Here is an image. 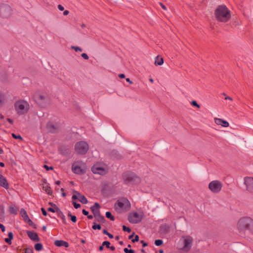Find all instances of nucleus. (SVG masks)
I'll use <instances>...</instances> for the list:
<instances>
[{
	"label": "nucleus",
	"instance_id": "ddd939ff",
	"mask_svg": "<svg viewBox=\"0 0 253 253\" xmlns=\"http://www.w3.org/2000/svg\"><path fill=\"white\" fill-rule=\"evenodd\" d=\"M35 100L40 105H42L44 103L46 97L45 95L41 93H36L34 96Z\"/></svg>",
	"mask_w": 253,
	"mask_h": 253
},
{
	"label": "nucleus",
	"instance_id": "aec40b11",
	"mask_svg": "<svg viewBox=\"0 0 253 253\" xmlns=\"http://www.w3.org/2000/svg\"><path fill=\"white\" fill-rule=\"evenodd\" d=\"M126 205L128 207H130V204L128 200H124L123 202H118L117 203V206L120 208H125V206Z\"/></svg>",
	"mask_w": 253,
	"mask_h": 253
},
{
	"label": "nucleus",
	"instance_id": "79ce46f5",
	"mask_svg": "<svg viewBox=\"0 0 253 253\" xmlns=\"http://www.w3.org/2000/svg\"><path fill=\"white\" fill-rule=\"evenodd\" d=\"M43 168H45L47 170H48L49 169H53V168L52 167H48L47 165H44Z\"/></svg>",
	"mask_w": 253,
	"mask_h": 253
},
{
	"label": "nucleus",
	"instance_id": "a19ab883",
	"mask_svg": "<svg viewBox=\"0 0 253 253\" xmlns=\"http://www.w3.org/2000/svg\"><path fill=\"white\" fill-rule=\"evenodd\" d=\"M4 241L6 243L8 244L9 245L11 244V240L9 239L8 238H5L4 239Z\"/></svg>",
	"mask_w": 253,
	"mask_h": 253
},
{
	"label": "nucleus",
	"instance_id": "4be33fe9",
	"mask_svg": "<svg viewBox=\"0 0 253 253\" xmlns=\"http://www.w3.org/2000/svg\"><path fill=\"white\" fill-rule=\"evenodd\" d=\"M42 188L48 195H51L52 194V190L51 188L46 184L45 185L43 184Z\"/></svg>",
	"mask_w": 253,
	"mask_h": 253
},
{
	"label": "nucleus",
	"instance_id": "5701e85b",
	"mask_svg": "<svg viewBox=\"0 0 253 253\" xmlns=\"http://www.w3.org/2000/svg\"><path fill=\"white\" fill-rule=\"evenodd\" d=\"M9 212L13 214H16L17 213L18 209L15 206H10L9 208Z\"/></svg>",
	"mask_w": 253,
	"mask_h": 253
},
{
	"label": "nucleus",
	"instance_id": "a211bd4d",
	"mask_svg": "<svg viewBox=\"0 0 253 253\" xmlns=\"http://www.w3.org/2000/svg\"><path fill=\"white\" fill-rule=\"evenodd\" d=\"M73 193L77 194L78 195V200L83 204H86L87 203V200L84 195L81 194L75 190L73 191Z\"/></svg>",
	"mask_w": 253,
	"mask_h": 253
},
{
	"label": "nucleus",
	"instance_id": "13d9d810",
	"mask_svg": "<svg viewBox=\"0 0 253 253\" xmlns=\"http://www.w3.org/2000/svg\"><path fill=\"white\" fill-rule=\"evenodd\" d=\"M69 12L68 10H65L63 12L64 15H67L69 14Z\"/></svg>",
	"mask_w": 253,
	"mask_h": 253
},
{
	"label": "nucleus",
	"instance_id": "f03ea898",
	"mask_svg": "<svg viewBox=\"0 0 253 253\" xmlns=\"http://www.w3.org/2000/svg\"><path fill=\"white\" fill-rule=\"evenodd\" d=\"M238 228L241 233H253V220L248 217L240 219L238 223Z\"/></svg>",
	"mask_w": 253,
	"mask_h": 253
},
{
	"label": "nucleus",
	"instance_id": "c85d7f7f",
	"mask_svg": "<svg viewBox=\"0 0 253 253\" xmlns=\"http://www.w3.org/2000/svg\"><path fill=\"white\" fill-rule=\"evenodd\" d=\"M163 241L162 240H156L155 241V244L157 246H160L163 244Z\"/></svg>",
	"mask_w": 253,
	"mask_h": 253
},
{
	"label": "nucleus",
	"instance_id": "3c124183",
	"mask_svg": "<svg viewBox=\"0 0 253 253\" xmlns=\"http://www.w3.org/2000/svg\"><path fill=\"white\" fill-rule=\"evenodd\" d=\"M82 212L85 215H88V212L85 210H83Z\"/></svg>",
	"mask_w": 253,
	"mask_h": 253
},
{
	"label": "nucleus",
	"instance_id": "0e129e2a",
	"mask_svg": "<svg viewBox=\"0 0 253 253\" xmlns=\"http://www.w3.org/2000/svg\"><path fill=\"white\" fill-rule=\"evenodd\" d=\"M107 235H108V237L111 239L113 238V235L109 233H108V234Z\"/></svg>",
	"mask_w": 253,
	"mask_h": 253
},
{
	"label": "nucleus",
	"instance_id": "864d4df0",
	"mask_svg": "<svg viewBox=\"0 0 253 253\" xmlns=\"http://www.w3.org/2000/svg\"><path fill=\"white\" fill-rule=\"evenodd\" d=\"M0 228L1 229L2 232H4L5 231V227H4V225H3L2 224H1L0 226Z\"/></svg>",
	"mask_w": 253,
	"mask_h": 253
},
{
	"label": "nucleus",
	"instance_id": "8fccbe9b",
	"mask_svg": "<svg viewBox=\"0 0 253 253\" xmlns=\"http://www.w3.org/2000/svg\"><path fill=\"white\" fill-rule=\"evenodd\" d=\"M47 211H50V212H55V210L53 208H48Z\"/></svg>",
	"mask_w": 253,
	"mask_h": 253
},
{
	"label": "nucleus",
	"instance_id": "37998d69",
	"mask_svg": "<svg viewBox=\"0 0 253 253\" xmlns=\"http://www.w3.org/2000/svg\"><path fill=\"white\" fill-rule=\"evenodd\" d=\"M8 238L10 240L13 239V233L12 232H9L8 234Z\"/></svg>",
	"mask_w": 253,
	"mask_h": 253
},
{
	"label": "nucleus",
	"instance_id": "f257e3e1",
	"mask_svg": "<svg viewBox=\"0 0 253 253\" xmlns=\"http://www.w3.org/2000/svg\"><path fill=\"white\" fill-rule=\"evenodd\" d=\"M216 20L220 23H226L231 19V11L224 4L218 5L214 12Z\"/></svg>",
	"mask_w": 253,
	"mask_h": 253
},
{
	"label": "nucleus",
	"instance_id": "5fc2aeb1",
	"mask_svg": "<svg viewBox=\"0 0 253 253\" xmlns=\"http://www.w3.org/2000/svg\"><path fill=\"white\" fill-rule=\"evenodd\" d=\"M160 5L164 10H167L166 6L165 5H164L162 3H160Z\"/></svg>",
	"mask_w": 253,
	"mask_h": 253
},
{
	"label": "nucleus",
	"instance_id": "49530a36",
	"mask_svg": "<svg viewBox=\"0 0 253 253\" xmlns=\"http://www.w3.org/2000/svg\"><path fill=\"white\" fill-rule=\"evenodd\" d=\"M167 227L166 226H162L161 227V231H162L163 229L166 230V233L169 230H167Z\"/></svg>",
	"mask_w": 253,
	"mask_h": 253
},
{
	"label": "nucleus",
	"instance_id": "338daca9",
	"mask_svg": "<svg viewBox=\"0 0 253 253\" xmlns=\"http://www.w3.org/2000/svg\"><path fill=\"white\" fill-rule=\"evenodd\" d=\"M225 99L226 100H232V99L230 97H225Z\"/></svg>",
	"mask_w": 253,
	"mask_h": 253
},
{
	"label": "nucleus",
	"instance_id": "c9c22d12",
	"mask_svg": "<svg viewBox=\"0 0 253 253\" xmlns=\"http://www.w3.org/2000/svg\"><path fill=\"white\" fill-rule=\"evenodd\" d=\"M73 204L76 209H78L81 207V205L80 204L76 203L75 202H73Z\"/></svg>",
	"mask_w": 253,
	"mask_h": 253
},
{
	"label": "nucleus",
	"instance_id": "a18cd8bd",
	"mask_svg": "<svg viewBox=\"0 0 253 253\" xmlns=\"http://www.w3.org/2000/svg\"><path fill=\"white\" fill-rule=\"evenodd\" d=\"M41 211H42V214H43L44 216L47 215V212H46V211L44 210V208H42L41 209Z\"/></svg>",
	"mask_w": 253,
	"mask_h": 253
},
{
	"label": "nucleus",
	"instance_id": "c03bdc74",
	"mask_svg": "<svg viewBox=\"0 0 253 253\" xmlns=\"http://www.w3.org/2000/svg\"><path fill=\"white\" fill-rule=\"evenodd\" d=\"M72 199L73 200L78 199V196L77 194L74 193V194L72 196Z\"/></svg>",
	"mask_w": 253,
	"mask_h": 253
},
{
	"label": "nucleus",
	"instance_id": "ea45409f",
	"mask_svg": "<svg viewBox=\"0 0 253 253\" xmlns=\"http://www.w3.org/2000/svg\"><path fill=\"white\" fill-rule=\"evenodd\" d=\"M81 55H82V57L83 58H84V59H86V60L88 59V56L86 53H82Z\"/></svg>",
	"mask_w": 253,
	"mask_h": 253
},
{
	"label": "nucleus",
	"instance_id": "473e14b6",
	"mask_svg": "<svg viewBox=\"0 0 253 253\" xmlns=\"http://www.w3.org/2000/svg\"><path fill=\"white\" fill-rule=\"evenodd\" d=\"M71 48L72 49H74L76 51H82V49L80 47H78V46H72Z\"/></svg>",
	"mask_w": 253,
	"mask_h": 253
},
{
	"label": "nucleus",
	"instance_id": "4c0bfd02",
	"mask_svg": "<svg viewBox=\"0 0 253 253\" xmlns=\"http://www.w3.org/2000/svg\"><path fill=\"white\" fill-rule=\"evenodd\" d=\"M93 207H94L95 210H98L100 208L99 204L97 203H95Z\"/></svg>",
	"mask_w": 253,
	"mask_h": 253
},
{
	"label": "nucleus",
	"instance_id": "c756f323",
	"mask_svg": "<svg viewBox=\"0 0 253 253\" xmlns=\"http://www.w3.org/2000/svg\"><path fill=\"white\" fill-rule=\"evenodd\" d=\"M110 243L109 241H104L102 243V246H105L108 249L110 248Z\"/></svg>",
	"mask_w": 253,
	"mask_h": 253
},
{
	"label": "nucleus",
	"instance_id": "4d7b16f0",
	"mask_svg": "<svg viewBox=\"0 0 253 253\" xmlns=\"http://www.w3.org/2000/svg\"><path fill=\"white\" fill-rule=\"evenodd\" d=\"M0 211L2 212V214H4V208L2 206H0Z\"/></svg>",
	"mask_w": 253,
	"mask_h": 253
},
{
	"label": "nucleus",
	"instance_id": "bf43d9fd",
	"mask_svg": "<svg viewBox=\"0 0 253 253\" xmlns=\"http://www.w3.org/2000/svg\"><path fill=\"white\" fill-rule=\"evenodd\" d=\"M109 249H110L112 251H114L115 250V247L114 246H111V247L110 246V248Z\"/></svg>",
	"mask_w": 253,
	"mask_h": 253
},
{
	"label": "nucleus",
	"instance_id": "9b49d317",
	"mask_svg": "<svg viewBox=\"0 0 253 253\" xmlns=\"http://www.w3.org/2000/svg\"><path fill=\"white\" fill-rule=\"evenodd\" d=\"M20 212L21 213V215L23 218L24 220L28 223L29 225L32 226L34 228H36V225L33 223L32 221L29 218L28 214L26 211L23 209H21Z\"/></svg>",
	"mask_w": 253,
	"mask_h": 253
},
{
	"label": "nucleus",
	"instance_id": "2eb2a0df",
	"mask_svg": "<svg viewBox=\"0 0 253 253\" xmlns=\"http://www.w3.org/2000/svg\"><path fill=\"white\" fill-rule=\"evenodd\" d=\"M27 234L29 238H30V239L32 240V241L36 242L40 241V239L37 233L33 231H27Z\"/></svg>",
	"mask_w": 253,
	"mask_h": 253
},
{
	"label": "nucleus",
	"instance_id": "de8ad7c7",
	"mask_svg": "<svg viewBox=\"0 0 253 253\" xmlns=\"http://www.w3.org/2000/svg\"><path fill=\"white\" fill-rule=\"evenodd\" d=\"M4 100V97L0 94V105L2 103Z\"/></svg>",
	"mask_w": 253,
	"mask_h": 253
},
{
	"label": "nucleus",
	"instance_id": "6e6d98bb",
	"mask_svg": "<svg viewBox=\"0 0 253 253\" xmlns=\"http://www.w3.org/2000/svg\"><path fill=\"white\" fill-rule=\"evenodd\" d=\"M119 78L123 79L125 78V75L124 74H121L119 75Z\"/></svg>",
	"mask_w": 253,
	"mask_h": 253
},
{
	"label": "nucleus",
	"instance_id": "20e7f679",
	"mask_svg": "<svg viewBox=\"0 0 253 253\" xmlns=\"http://www.w3.org/2000/svg\"><path fill=\"white\" fill-rule=\"evenodd\" d=\"M123 178L125 183H137L140 182V178L134 173L126 172L123 174Z\"/></svg>",
	"mask_w": 253,
	"mask_h": 253
},
{
	"label": "nucleus",
	"instance_id": "393cba45",
	"mask_svg": "<svg viewBox=\"0 0 253 253\" xmlns=\"http://www.w3.org/2000/svg\"><path fill=\"white\" fill-rule=\"evenodd\" d=\"M48 128L49 130L51 132H54L55 131L56 128L52 124H48Z\"/></svg>",
	"mask_w": 253,
	"mask_h": 253
},
{
	"label": "nucleus",
	"instance_id": "7ed1b4c3",
	"mask_svg": "<svg viewBox=\"0 0 253 253\" xmlns=\"http://www.w3.org/2000/svg\"><path fill=\"white\" fill-rule=\"evenodd\" d=\"M16 111L19 115H23L28 112L29 109V105L28 102L23 100L16 101L14 104Z\"/></svg>",
	"mask_w": 253,
	"mask_h": 253
},
{
	"label": "nucleus",
	"instance_id": "680f3d73",
	"mask_svg": "<svg viewBox=\"0 0 253 253\" xmlns=\"http://www.w3.org/2000/svg\"><path fill=\"white\" fill-rule=\"evenodd\" d=\"M126 81L127 82H128L129 84H132V81H130V80L129 78H127V79H126Z\"/></svg>",
	"mask_w": 253,
	"mask_h": 253
},
{
	"label": "nucleus",
	"instance_id": "603ef678",
	"mask_svg": "<svg viewBox=\"0 0 253 253\" xmlns=\"http://www.w3.org/2000/svg\"><path fill=\"white\" fill-rule=\"evenodd\" d=\"M141 243L142 244V246L143 247H146L147 246V244L143 240L141 241Z\"/></svg>",
	"mask_w": 253,
	"mask_h": 253
},
{
	"label": "nucleus",
	"instance_id": "6ab92c4d",
	"mask_svg": "<svg viewBox=\"0 0 253 253\" xmlns=\"http://www.w3.org/2000/svg\"><path fill=\"white\" fill-rule=\"evenodd\" d=\"M54 244L57 247L64 246L66 248L69 247L68 243L62 240H56L54 242Z\"/></svg>",
	"mask_w": 253,
	"mask_h": 253
},
{
	"label": "nucleus",
	"instance_id": "1a4fd4ad",
	"mask_svg": "<svg viewBox=\"0 0 253 253\" xmlns=\"http://www.w3.org/2000/svg\"><path fill=\"white\" fill-rule=\"evenodd\" d=\"M182 238L184 239L183 250L185 252H188L191 249L193 238L189 236H183Z\"/></svg>",
	"mask_w": 253,
	"mask_h": 253
},
{
	"label": "nucleus",
	"instance_id": "69168bd1",
	"mask_svg": "<svg viewBox=\"0 0 253 253\" xmlns=\"http://www.w3.org/2000/svg\"><path fill=\"white\" fill-rule=\"evenodd\" d=\"M103 246H102V245L101 246H100L99 247V251H102L103 250Z\"/></svg>",
	"mask_w": 253,
	"mask_h": 253
},
{
	"label": "nucleus",
	"instance_id": "cd10ccee",
	"mask_svg": "<svg viewBox=\"0 0 253 253\" xmlns=\"http://www.w3.org/2000/svg\"><path fill=\"white\" fill-rule=\"evenodd\" d=\"M92 228L94 230H95L97 229L98 230H100L101 228V227L100 224H96L95 223H94L93 225L92 226Z\"/></svg>",
	"mask_w": 253,
	"mask_h": 253
},
{
	"label": "nucleus",
	"instance_id": "423d86ee",
	"mask_svg": "<svg viewBox=\"0 0 253 253\" xmlns=\"http://www.w3.org/2000/svg\"><path fill=\"white\" fill-rule=\"evenodd\" d=\"M88 145L84 141H80L75 145V150L77 153L84 154L88 150Z\"/></svg>",
	"mask_w": 253,
	"mask_h": 253
},
{
	"label": "nucleus",
	"instance_id": "72a5a7b5",
	"mask_svg": "<svg viewBox=\"0 0 253 253\" xmlns=\"http://www.w3.org/2000/svg\"><path fill=\"white\" fill-rule=\"evenodd\" d=\"M124 252L125 253H135L134 251L132 250H128L127 248L124 249Z\"/></svg>",
	"mask_w": 253,
	"mask_h": 253
},
{
	"label": "nucleus",
	"instance_id": "0eeeda50",
	"mask_svg": "<svg viewBox=\"0 0 253 253\" xmlns=\"http://www.w3.org/2000/svg\"><path fill=\"white\" fill-rule=\"evenodd\" d=\"M222 183L218 180H213L209 184V189L213 193H218L221 190Z\"/></svg>",
	"mask_w": 253,
	"mask_h": 253
},
{
	"label": "nucleus",
	"instance_id": "58836bf2",
	"mask_svg": "<svg viewBox=\"0 0 253 253\" xmlns=\"http://www.w3.org/2000/svg\"><path fill=\"white\" fill-rule=\"evenodd\" d=\"M191 104L193 106H196L198 108H200V105L197 104L196 101H192Z\"/></svg>",
	"mask_w": 253,
	"mask_h": 253
},
{
	"label": "nucleus",
	"instance_id": "09e8293b",
	"mask_svg": "<svg viewBox=\"0 0 253 253\" xmlns=\"http://www.w3.org/2000/svg\"><path fill=\"white\" fill-rule=\"evenodd\" d=\"M58 8L61 11H63L64 9V7L62 6L61 4H59L58 5Z\"/></svg>",
	"mask_w": 253,
	"mask_h": 253
},
{
	"label": "nucleus",
	"instance_id": "f3484780",
	"mask_svg": "<svg viewBox=\"0 0 253 253\" xmlns=\"http://www.w3.org/2000/svg\"><path fill=\"white\" fill-rule=\"evenodd\" d=\"M214 122L217 125H221L223 127H228L229 126V123L221 119L214 118Z\"/></svg>",
	"mask_w": 253,
	"mask_h": 253
},
{
	"label": "nucleus",
	"instance_id": "dca6fc26",
	"mask_svg": "<svg viewBox=\"0 0 253 253\" xmlns=\"http://www.w3.org/2000/svg\"><path fill=\"white\" fill-rule=\"evenodd\" d=\"M0 186L3 187L6 189H8L9 184L6 178L1 174H0Z\"/></svg>",
	"mask_w": 253,
	"mask_h": 253
},
{
	"label": "nucleus",
	"instance_id": "39448f33",
	"mask_svg": "<svg viewBox=\"0 0 253 253\" xmlns=\"http://www.w3.org/2000/svg\"><path fill=\"white\" fill-rule=\"evenodd\" d=\"M91 171L94 174L100 175H105L106 174L108 169L106 165L101 163H96L91 168Z\"/></svg>",
	"mask_w": 253,
	"mask_h": 253
},
{
	"label": "nucleus",
	"instance_id": "4468645a",
	"mask_svg": "<svg viewBox=\"0 0 253 253\" xmlns=\"http://www.w3.org/2000/svg\"><path fill=\"white\" fill-rule=\"evenodd\" d=\"M72 170L74 173L77 174H82L85 172V169L76 165L75 163L72 165Z\"/></svg>",
	"mask_w": 253,
	"mask_h": 253
},
{
	"label": "nucleus",
	"instance_id": "6e6552de",
	"mask_svg": "<svg viewBox=\"0 0 253 253\" xmlns=\"http://www.w3.org/2000/svg\"><path fill=\"white\" fill-rule=\"evenodd\" d=\"M142 218V214H138L137 212L130 213L128 217L129 221L131 223H137L140 222Z\"/></svg>",
	"mask_w": 253,
	"mask_h": 253
},
{
	"label": "nucleus",
	"instance_id": "a878e982",
	"mask_svg": "<svg viewBox=\"0 0 253 253\" xmlns=\"http://www.w3.org/2000/svg\"><path fill=\"white\" fill-rule=\"evenodd\" d=\"M106 217L110 218V220L112 221H114L115 220L114 216H113L111 213L109 211H107L106 212Z\"/></svg>",
	"mask_w": 253,
	"mask_h": 253
},
{
	"label": "nucleus",
	"instance_id": "e2e57ef3",
	"mask_svg": "<svg viewBox=\"0 0 253 253\" xmlns=\"http://www.w3.org/2000/svg\"><path fill=\"white\" fill-rule=\"evenodd\" d=\"M7 121L9 122L11 124H12L13 123V121L12 120H11V119H9V118H7Z\"/></svg>",
	"mask_w": 253,
	"mask_h": 253
},
{
	"label": "nucleus",
	"instance_id": "f704fd0d",
	"mask_svg": "<svg viewBox=\"0 0 253 253\" xmlns=\"http://www.w3.org/2000/svg\"><path fill=\"white\" fill-rule=\"evenodd\" d=\"M12 136L15 139H19L20 140L22 139V138L21 137V136L20 135H16L14 133H12Z\"/></svg>",
	"mask_w": 253,
	"mask_h": 253
},
{
	"label": "nucleus",
	"instance_id": "052dcab7",
	"mask_svg": "<svg viewBox=\"0 0 253 253\" xmlns=\"http://www.w3.org/2000/svg\"><path fill=\"white\" fill-rule=\"evenodd\" d=\"M103 233L104 234H106V235H107L108 234V232L106 230V229H104L103 230Z\"/></svg>",
	"mask_w": 253,
	"mask_h": 253
},
{
	"label": "nucleus",
	"instance_id": "b1692460",
	"mask_svg": "<svg viewBox=\"0 0 253 253\" xmlns=\"http://www.w3.org/2000/svg\"><path fill=\"white\" fill-rule=\"evenodd\" d=\"M42 245L41 243H37L35 245V249L37 251H40L42 249Z\"/></svg>",
	"mask_w": 253,
	"mask_h": 253
},
{
	"label": "nucleus",
	"instance_id": "e433bc0d",
	"mask_svg": "<svg viewBox=\"0 0 253 253\" xmlns=\"http://www.w3.org/2000/svg\"><path fill=\"white\" fill-rule=\"evenodd\" d=\"M139 241V236L138 235H135V238L134 239H132L131 240V241L133 242V243H134L135 242H137Z\"/></svg>",
	"mask_w": 253,
	"mask_h": 253
},
{
	"label": "nucleus",
	"instance_id": "412c9836",
	"mask_svg": "<svg viewBox=\"0 0 253 253\" xmlns=\"http://www.w3.org/2000/svg\"><path fill=\"white\" fill-rule=\"evenodd\" d=\"M163 63V58L160 56H157L155 59V64L156 65H162Z\"/></svg>",
	"mask_w": 253,
	"mask_h": 253
},
{
	"label": "nucleus",
	"instance_id": "f8f14e48",
	"mask_svg": "<svg viewBox=\"0 0 253 253\" xmlns=\"http://www.w3.org/2000/svg\"><path fill=\"white\" fill-rule=\"evenodd\" d=\"M245 184L246 185L247 190L251 192H253V178L247 177L245 178Z\"/></svg>",
	"mask_w": 253,
	"mask_h": 253
},
{
	"label": "nucleus",
	"instance_id": "2f4dec72",
	"mask_svg": "<svg viewBox=\"0 0 253 253\" xmlns=\"http://www.w3.org/2000/svg\"><path fill=\"white\" fill-rule=\"evenodd\" d=\"M123 229L124 231H126L127 232H130L131 229L130 228L126 227L125 225L123 226Z\"/></svg>",
	"mask_w": 253,
	"mask_h": 253
},
{
	"label": "nucleus",
	"instance_id": "774afa93",
	"mask_svg": "<svg viewBox=\"0 0 253 253\" xmlns=\"http://www.w3.org/2000/svg\"><path fill=\"white\" fill-rule=\"evenodd\" d=\"M134 235V232H133L132 235L129 236L128 239H130L132 238Z\"/></svg>",
	"mask_w": 253,
	"mask_h": 253
},
{
	"label": "nucleus",
	"instance_id": "7c9ffc66",
	"mask_svg": "<svg viewBox=\"0 0 253 253\" xmlns=\"http://www.w3.org/2000/svg\"><path fill=\"white\" fill-rule=\"evenodd\" d=\"M24 253H33V251L32 249L26 248L24 249Z\"/></svg>",
	"mask_w": 253,
	"mask_h": 253
},
{
	"label": "nucleus",
	"instance_id": "9d476101",
	"mask_svg": "<svg viewBox=\"0 0 253 253\" xmlns=\"http://www.w3.org/2000/svg\"><path fill=\"white\" fill-rule=\"evenodd\" d=\"M90 209L93 213L94 217L97 221L101 223H103L105 221L104 217L101 215L100 211L98 210L94 209V207H91Z\"/></svg>",
	"mask_w": 253,
	"mask_h": 253
},
{
	"label": "nucleus",
	"instance_id": "bb28decb",
	"mask_svg": "<svg viewBox=\"0 0 253 253\" xmlns=\"http://www.w3.org/2000/svg\"><path fill=\"white\" fill-rule=\"evenodd\" d=\"M68 215L71 217V220L73 222H76L77 221V218L75 215H72L71 213H69Z\"/></svg>",
	"mask_w": 253,
	"mask_h": 253
}]
</instances>
